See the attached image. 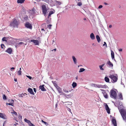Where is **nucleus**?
<instances>
[{"label":"nucleus","mask_w":126,"mask_h":126,"mask_svg":"<svg viewBox=\"0 0 126 126\" xmlns=\"http://www.w3.org/2000/svg\"><path fill=\"white\" fill-rule=\"evenodd\" d=\"M104 4L105 5H108V4L107 3H106V2H104Z\"/></svg>","instance_id":"obj_50"},{"label":"nucleus","mask_w":126,"mask_h":126,"mask_svg":"<svg viewBox=\"0 0 126 126\" xmlns=\"http://www.w3.org/2000/svg\"><path fill=\"white\" fill-rule=\"evenodd\" d=\"M65 92H68V91H66Z\"/></svg>","instance_id":"obj_63"},{"label":"nucleus","mask_w":126,"mask_h":126,"mask_svg":"<svg viewBox=\"0 0 126 126\" xmlns=\"http://www.w3.org/2000/svg\"><path fill=\"white\" fill-rule=\"evenodd\" d=\"M16 80H17V79H15V81H16Z\"/></svg>","instance_id":"obj_60"},{"label":"nucleus","mask_w":126,"mask_h":126,"mask_svg":"<svg viewBox=\"0 0 126 126\" xmlns=\"http://www.w3.org/2000/svg\"><path fill=\"white\" fill-rule=\"evenodd\" d=\"M24 44V43L22 42H20L19 43H17L16 46V47H18L21 46V45Z\"/></svg>","instance_id":"obj_16"},{"label":"nucleus","mask_w":126,"mask_h":126,"mask_svg":"<svg viewBox=\"0 0 126 126\" xmlns=\"http://www.w3.org/2000/svg\"><path fill=\"white\" fill-rule=\"evenodd\" d=\"M1 47L2 48H3V46L5 47L4 45L3 44H1Z\"/></svg>","instance_id":"obj_45"},{"label":"nucleus","mask_w":126,"mask_h":126,"mask_svg":"<svg viewBox=\"0 0 126 126\" xmlns=\"http://www.w3.org/2000/svg\"><path fill=\"white\" fill-rule=\"evenodd\" d=\"M52 25L51 24H49L47 26V28H48L49 29H51V27Z\"/></svg>","instance_id":"obj_38"},{"label":"nucleus","mask_w":126,"mask_h":126,"mask_svg":"<svg viewBox=\"0 0 126 126\" xmlns=\"http://www.w3.org/2000/svg\"><path fill=\"white\" fill-rule=\"evenodd\" d=\"M41 121L42 123H44L45 124H47V123L44 121L43 120H42Z\"/></svg>","instance_id":"obj_42"},{"label":"nucleus","mask_w":126,"mask_h":126,"mask_svg":"<svg viewBox=\"0 0 126 126\" xmlns=\"http://www.w3.org/2000/svg\"><path fill=\"white\" fill-rule=\"evenodd\" d=\"M83 19L84 20H86V19L85 18H84V19Z\"/></svg>","instance_id":"obj_57"},{"label":"nucleus","mask_w":126,"mask_h":126,"mask_svg":"<svg viewBox=\"0 0 126 126\" xmlns=\"http://www.w3.org/2000/svg\"><path fill=\"white\" fill-rule=\"evenodd\" d=\"M24 121L25 122L27 123L28 125L31 122L30 121L27 119L26 118H25L24 119Z\"/></svg>","instance_id":"obj_24"},{"label":"nucleus","mask_w":126,"mask_h":126,"mask_svg":"<svg viewBox=\"0 0 126 126\" xmlns=\"http://www.w3.org/2000/svg\"><path fill=\"white\" fill-rule=\"evenodd\" d=\"M105 109L106 110L108 114H110V110L107 104L106 103L105 105Z\"/></svg>","instance_id":"obj_10"},{"label":"nucleus","mask_w":126,"mask_h":126,"mask_svg":"<svg viewBox=\"0 0 126 126\" xmlns=\"http://www.w3.org/2000/svg\"><path fill=\"white\" fill-rule=\"evenodd\" d=\"M104 44H103V46H104L105 45L106 47H107V45L106 42H104Z\"/></svg>","instance_id":"obj_43"},{"label":"nucleus","mask_w":126,"mask_h":126,"mask_svg":"<svg viewBox=\"0 0 126 126\" xmlns=\"http://www.w3.org/2000/svg\"><path fill=\"white\" fill-rule=\"evenodd\" d=\"M28 91L31 94L33 95L34 94V93L32 89L31 88H29L28 89Z\"/></svg>","instance_id":"obj_14"},{"label":"nucleus","mask_w":126,"mask_h":126,"mask_svg":"<svg viewBox=\"0 0 126 126\" xmlns=\"http://www.w3.org/2000/svg\"><path fill=\"white\" fill-rule=\"evenodd\" d=\"M102 93L103 94L105 98H108V96L106 91L104 92H102Z\"/></svg>","instance_id":"obj_18"},{"label":"nucleus","mask_w":126,"mask_h":126,"mask_svg":"<svg viewBox=\"0 0 126 126\" xmlns=\"http://www.w3.org/2000/svg\"><path fill=\"white\" fill-rule=\"evenodd\" d=\"M28 125L29 126H35L31 122Z\"/></svg>","instance_id":"obj_36"},{"label":"nucleus","mask_w":126,"mask_h":126,"mask_svg":"<svg viewBox=\"0 0 126 126\" xmlns=\"http://www.w3.org/2000/svg\"><path fill=\"white\" fill-rule=\"evenodd\" d=\"M102 7H103V6L102 5H100L99 6V7H98V8L99 9H100V8H102Z\"/></svg>","instance_id":"obj_44"},{"label":"nucleus","mask_w":126,"mask_h":126,"mask_svg":"<svg viewBox=\"0 0 126 126\" xmlns=\"http://www.w3.org/2000/svg\"><path fill=\"white\" fill-rule=\"evenodd\" d=\"M76 79H78V77H77L76 78Z\"/></svg>","instance_id":"obj_58"},{"label":"nucleus","mask_w":126,"mask_h":126,"mask_svg":"<svg viewBox=\"0 0 126 126\" xmlns=\"http://www.w3.org/2000/svg\"><path fill=\"white\" fill-rule=\"evenodd\" d=\"M35 11V9L33 8L32 10L30 11L29 13L31 15H34L36 14Z\"/></svg>","instance_id":"obj_8"},{"label":"nucleus","mask_w":126,"mask_h":126,"mask_svg":"<svg viewBox=\"0 0 126 126\" xmlns=\"http://www.w3.org/2000/svg\"><path fill=\"white\" fill-rule=\"evenodd\" d=\"M31 42H33L35 45H39V41L37 40H31Z\"/></svg>","instance_id":"obj_11"},{"label":"nucleus","mask_w":126,"mask_h":126,"mask_svg":"<svg viewBox=\"0 0 126 126\" xmlns=\"http://www.w3.org/2000/svg\"><path fill=\"white\" fill-rule=\"evenodd\" d=\"M96 38L98 42V43H99L101 39L99 36L98 35H96Z\"/></svg>","instance_id":"obj_22"},{"label":"nucleus","mask_w":126,"mask_h":126,"mask_svg":"<svg viewBox=\"0 0 126 126\" xmlns=\"http://www.w3.org/2000/svg\"><path fill=\"white\" fill-rule=\"evenodd\" d=\"M42 10L43 13L45 16V15L48 10L46 8V6L45 5H43L41 6Z\"/></svg>","instance_id":"obj_5"},{"label":"nucleus","mask_w":126,"mask_h":126,"mask_svg":"<svg viewBox=\"0 0 126 126\" xmlns=\"http://www.w3.org/2000/svg\"><path fill=\"white\" fill-rule=\"evenodd\" d=\"M27 77L30 79H31L32 78V77L29 76H27Z\"/></svg>","instance_id":"obj_46"},{"label":"nucleus","mask_w":126,"mask_h":126,"mask_svg":"<svg viewBox=\"0 0 126 126\" xmlns=\"http://www.w3.org/2000/svg\"><path fill=\"white\" fill-rule=\"evenodd\" d=\"M3 99L4 100H6L7 99L6 96L5 94H4L3 95Z\"/></svg>","instance_id":"obj_33"},{"label":"nucleus","mask_w":126,"mask_h":126,"mask_svg":"<svg viewBox=\"0 0 126 126\" xmlns=\"http://www.w3.org/2000/svg\"><path fill=\"white\" fill-rule=\"evenodd\" d=\"M72 58L74 63H77V60L74 56H72Z\"/></svg>","instance_id":"obj_21"},{"label":"nucleus","mask_w":126,"mask_h":126,"mask_svg":"<svg viewBox=\"0 0 126 126\" xmlns=\"http://www.w3.org/2000/svg\"><path fill=\"white\" fill-rule=\"evenodd\" d=\"M108 63H110V61H109L108 62Z\"/></svg>","instance_id":"obj_62"},{"label":"nucleus","mask_w":126,"mask_h":126,"mask_svg":"<svg viewBox=\"0 0 126 126\" xmlns=\"http://www.w3.org/2000/svg\"><path fill=\"white\" fill-rule=\"evenodd\" d=\"M12 113L14 114L15 115H17V113L15 111H13V112H11Z\"/></svg>","instance_id":"obj_37"},{"label":"nucleus","mask_w":126,"mask_h":126,"mask_svg":"<svg viewBox=\"0 0 126 126\" xmlns=\"http://www.w3.org/2000/svg\"><path fill=\"white\" fill-rule=\"evenodd\" d=\"M33 90H34V91L35 92H36V89L35 88H34L33 89Z\"/></svg>","instance_id":"obj_48"},{"label":"nucleus","mask_w":126,"mask_h":126,"mask_svg":"<svg viewBox=\"0 0 126 126\" xmlns=\"http://www.w3.org/2000/svg\"><path fill=\"white\" fill-rule=\"evenodd\" d=\"M122 49H119V51H122Z\"/></svg>","instance_id":"obj_51"},{"label":"nucleus","mask_w":126,"mask_h":126,"mask_svg":"<svg viewBox=\"0 0 126 126\" xmlns=\"http://www.w3.org/2000/svg\"><path fill=\"white\" fill-rule=\"evenodd\" d=\"M25 0H17V2L18 3H23Z\"/></svg>","instance_id":"obj_23"},{"label":"nucleus","mask_w":126,"mask_h":126,"mask_svg":"<svg viewBox=\"0 0 126 126\" xmlns=\"http://www.w3.org/2000/svg\"><path fill=\"white\" fill-rule=\"evenodd\" d=\"M6 38L5 37H4L2 38V40L3 41H6L7 40H6Z\"/></svg>","instance_id":"obj_41"},{"label":"nucleus","mask_w":126,"mask_h":126,"mask_svg":"<svg viewBox=\"0 0 126 126\" xmlns=\"http://www.w3.org/2000/svg\"><path fill=\"white\" fill-rule=\"evenodd\" d=\"M118 97L119 99L122 100L123 99V98L122 94L121 93L119 94L118 95Z\"/></svg>","instance_id":"obj_20"},{"label":"nucleus","mask_w":126,"mask_h":126,"mask_svg":"<svg viewBox=\"0 0 126 126\" xmlns=\"http://www.w3.org/2000/svg\"><path fill=\"white\" fill-rule=\"evenodd\" d=\"M15 69V68H14V67H12L11 68V69Z\"/></svg>","instance_id":"obj_53"},{"label":"nucleus","mask_w":126,"mask_h":126,"mask_svg":"<svg viewBox=\"0 0 126 126\" xmlns=\"http://www.w3.org/2000/svg\"><path fill=\"white\" fill-rule=\"evenodd\" d=\"M78 5L79 6H80L82 5V4L81 2H79L78 3Z\"/></svg>","instance_id":"obj_39"},{"label":"nucleus","mask_w":126,"mask_h":126,"mask_svg":"<svg viewBox=\"0 0 126 126\" xmlns=\"http://www.w3.org/2000/svg\"><path fill=\"white\" fill-rule=\"evenodd\" d=\"M56 49H53V50H52V51H53V50H54L55 51H56Z\"/></svg>","instance_id":"obj_55"},{"label":"nucleus","mask_w":126,"mask_h":126,"mask_svg":"<svg viewBox=\"0 0 126 126\" xmlns=\"http://www.w3.org/2000/svg\"><path fill=\"white\" fill-rule=\"evenodd\" d=\"M0 117L3 119H5V117L4 116V115L3 114V113H0Z\"/></svg>","instance_id":"obj_27"},{"label":"nucleus","mask_w":126,"mask_h":126,"mask_svg":"<svg viewBox=\"0 0 126 126\" xmlns=\"http://www.w3.org/2000/svg\"><path fill=\"white\" fill-rule=\"evenodd\" d=\"M44 0L46 2H47L49 1V0Z\"/></svg>","instance_id":"obj_49"},{"label":"nucleus","mask_w":126,"mask_h":126,"mask_svg":"<svg viewBox=\"0 0 126 126\" xmlns=\"http://www.w3.org/2000/svg\"><path fill=\"white\" fill-rule=\"evenodd\" d=\"M109 77L112 79L114 82H116L118 79V77L117 75H110L109 76Z\"/></svg>","instance_id":"obj_4"},{"label":"nucleus","mask_w":126,"mask_h":126,"mask_svg":"<svg viewBox=\"0 0 126 126\" xmlns=\"http://www.w3.org/2000/svg\"><path fill=\"white\" fill-rule=\"evenodd\" d=\"M12 50L11 48H9L5 51V52L10 54H11L12 53Z\"/></svg>","instance_id":"obj_13"},{"label":"nucleus","mask_w":126,"mask_h":126,"mask_svg":"<svg viewBox=\"0 0 126 126\" xmlns=\"http://www.w3.org/2000/svg\"><path fill=\"white\" fill-rule=\"evenodd\" d=\"M54 13V12L53 11H50L48 15V18H49V16H50L51 15L53 14Z\"/></svg>","instance_id":"obj_30"},{"label":"nucleus","mask_w":126,"mask_h":126,"mask_svg":"<svg viewBox=\"0 0 126 126\" xmlns=\"http://www.w3.org/2000/svg\"><path fill=\"white\" fill-rule=\"evenodd\" d=\"M107 65L110 67L113 66L112 63H107Z\"/></svg>","instance_id":"obj_31"},{"label":"nucleus","mask_w":126,"mask_h":126,"mask_svg":"<svg viewBox=\"0 0 126 126\" xmlns=\"http://www.w3.org/2000/svg\"><path fill=\"white\" fill-rule=\"evenodd\" d=\"M111 122L114 126H117L116 120L113 117H112Z\"/></svg>","instance_id":"obj_7"},{"label":"nucleus","mask_w":126,"mask_h":126,"mask_svg":"<svg viewBox=\"0 0 126 126\" xmlns=\"http://www.w3.org/2000/svg\"><path fill=\"white\" fill-rule=\"evenodd\" d=\"M70 110V111H71V110H70V109H69V110Z\"/></svg>","instance_id":"obj_64"},{"label":"nucleus","mask_w":126,"mask_h":126,"mask_svg":"<svg viewBox=\"0 0 126 126\" xmlns=\"http://www.w3.org/2000/svg\"><path fill=\"white\" fill-rule=\"evenodd\" d=\"M17 73L18 75H20L21 74V71H19L17 72Z\"/></svg>","instance_id":"obj_35"},{"label":"nucleus","mask_w":126,"mask_h":126,"mask_svg":"<svg viewBox=\"0 0 126 126\" xmlns=\"http://www.w3.org/2000/svg\"><path fill=\"white\" fill-rule=\"evenodd\" d=\"M73 87V88H75L77 86V84L75 82H73L72 84Z\"/></svg>","instance_id":"obj_25"},{"label":"nucleus","mask_w":126,"mask_h":126,"mask_svg":"<svg viewBox=\"0 0 126 126\" xmlns=\"http://www.w3.org/2000/svg\"><path fill=\"white\" fill-rule=\"evenodd\" d=\"M25 26L27 28L31 29L32 28V26L31 24L27 22L25 24Z\"/></svg>","instance_id":"obj_9"},{"label":"nucleus","mask_w":126,"mask_h":126,"mask_svg":"<svg viewBox=\"0 0 126 126\" xmlns=\"http://www.w3.org/2000/svg\"><path fill=\"white\" fill-rule=\"evenodd\" d=\"M85 70V69L83 68H81L79 70V72H83Z\"/></svg>","instance_id":"obj_32"},{"label":"nucleus","mask_w":126,"mask_h":126,"mask_svg":"<svg viewBox=\"0 0 126 126\" xmlns=\"http://www.w3.org/2000/svg\"><path fill=\"white\" fill-rule=\"evenodd\" d=\"M112 27V25H109V27L110 28H111Z\"/></svg>","instance_id":"obj_54"},{"label":"nucleus","mask_w":126,"mask_h":126,"mask_svg":"<svg viewBox=\"0 0 126 126\" xmlns=\"http://www.w3.org/2000/svg\"><path fill=\"white\" fill-rule=\"evenodd\" d=\"M44 85H40L39 87V88L41 89L42 91H46V89L44 87Z\"/></svg>","instance_id":"obj_12"},{"label":"nucleus","mask_w":126,"mask_h":126,"mask_svg":"<svg viewBox=\"0 0 126 126\" xmlns=\"http://www.w3.org/2000/svg\"><path fill=\"white\" fill-rule=\"evenodd\" d=\"M119 105L120 106L118 107V109L120 113L126 111V110L124 109V107L122 105V103L121 102H119Z\"/></svg>","instance_id":"obj_2"},{"label":"nucleus","mask_w":126,"mask_h":126,"mask_svg":"<svg viewBox=\"0 0 126 126\" xmlns=\"http://www.w3.org/2000/svg\"><path fill=\"white\" fill-rule=\"evenodd\" d=\"M22 116H21L20 115H19L18 118L19 119H20L21 120H22Z\"/></svg>","instance_id":"obj_40"},{"label":"nucleus","mask_w":126,"mask_h":126,"mask_svg":"<svg viewBox=\"0 0 126 126\" xmlns=\"http://www.w3.org/2000/svg\"><path fill=\"white\" fill-rule=\"evenodd\" d=\"M101 90L102 92H105V91L104 90H103V89H100Z\"/></svg>","instance_id":"obj_47"},{"label":"nucleus","mask_w":126,"mask_h":126,"mask_svg":"<svg viewBox=\"0 0 126 126\" xmlns=\"http://www.w3.org/2000/svg\"><path fill=\"white\" fill-rule=\"evenodd\" d=\"M19 23V22L15 19H14L11 23L10 25L14 27H18Z\"/></svg>","instance_id":"obj_3"},{"label":"nucleus","mask_w":126,"mask_h":126,"mask_svg":"<svg viewBox=\"0 0 126 126\" xmlns=\"http://www.w3.org/2000/svg\"><path fill=\"white\" fill-rule=\"evenodd\" d=\"M104 64H103L99 66V67L100 70H103L104 69L102 68V67L104 65Z\"/></svg>","instance_id":"obj_29"},{"label":"nucleus","mask_w":126,"mask_h":126,"mask_svg":"<svg viewBox=\"0 0 126 126\" xmlns=\"http://www.w3.org/2000/svg\"><path fill=\"white\" fill-rule=\"evenodd\" d=\"M105 80L106 82H108L109 81V79L107 77H105Z\"/></svg>","instance_id":"obj_28"},{"label":"nucleus","mask_w":126,"mask_h":126,"mask_svg":"<svg viewBox=\"0 0 126 126\" xmlns=\"http://www.w3.org/2000/svg\"><path fill=\"white\" fill-rule=\"evenodd\" d=\"M11 103H6V105H11L12 106H13V104L14 103V101L11 99Z\"/></svg>","instance_id":"obj_17"},{"label":"nucleus","mask_w":126,"mask_h":126,"mask_svg":"<svg viewBox=\"0 0 126 126\" xmlns=\"http://www.w3.org/2000/svg\"><path fill=\"white\" fill-rule=\"evenodd\" d=\"M56 4L57 5H60L61 4V3L60 2H59L58 1H56Z\"/></svg>","instance_id":"obj_34"},{"label":"nucleus","mask_w":126,"mask_h":126,"mask_svg":"<svg viewBox=\"0 0 126 126\" xmlns=\"http://www.w3.org/2000/svg\"><path fill=\"white\" fill-rule=\"evenodd\" d=\"M92 45H93V46H94V43H93L92 44Z\"/></svg>","instance_id":"obj_61"},{"label":"nucleus","mask_w":126,"mask_h":126,"mask_svg":"<svg viewBox=\"0 0 126 126\" xmlns=\"http://www.w3.org/2000/svg\"><path fill=\"white\" fill-rule=\"evenodd\" d=\"M21 68H20L19 69V71H21Z\"/></svg>","instance_id":"obj_59"},{"label":"nucleus","mask_w":126,"mask_h":126,"mask_svg":"<svg viewBox=\"0 0 126 126\" xmlns=\"http://www.w3.org/2000/svg\"><path fill=\"white\" fill-rule=\"evenodd\" d=\"M90 38L92 40H94L95 39V36L93 33H91L90 35Z\"/></svg>","instance_id":"obj_15"},{"label":"nucleus","mask_w":126,"mask_h":126,"mask_svg":"<svg viewBox=\"0 0 126 126\" xmlns=\"http://www.w3.org/2000/svg\"><path fill=\"white\" fill-rule=\"evenodd\" d=\"M56 43V40L55 39H53L52 41V42L51 43V44L53 45H55Z\"/></svg>","instance_id":"obj_26"},{"label":"nucleus","mask_w":126,"mask_h":126,"mask_svg":"<svg viewBox=\"0 0 126 126\" xmlns=\"http://www.w3.org/2000/svg\"><path fill=\"white\" fill-rule=\"evenodd\" d=\"M41 30L42 31H45V30H44V29H42Z\"/></svg>","instance_id":"obj_56"},{"label":"nucleus","mask_w":126,"mask_h":126,"mask_svg":"<svg viewBox=\"0 0 126 126\" xmlns=\"http://www.w3.org/2000/svg\"><path fill=\"white\" fill-rule=\"evenodd\" d=\"M123 120L126 122V111L121 113Z\"/></svg>","instance_id":"obj_6"},{"label":"nucleus","mask_w":126,"mask_h":126,"mask_svg":"<svg viewBox=\"0 0 126 126\" xmlns=\"http://www.w3.org/2000/svg\"><path fill=\"white\" fill-rule=\"evenodd\" d=\"M69 104L70 105H72V103L71 102H69Z\"/></svg>","instance_id":"obj_52"},{"label":"nucleus","mask_w":126,"mask_h":126,"mask_svg":"<svg viewBox=\"0 0 126 126\" xmlns=\"http://www.w3.org/2000/svg\"><path fill=\"white\" fill-rule=\"evenodd\" d=\"M111 55L112 59H113L114 58V53L113 51L112 50H111Z\"/></svg>","instance_id":"obj_19"},{"label":"nucleus","mask_w":126,"mask_h":126,"mask_svg":"<svg viewBox=\"0 0 126 126\" xmlns=\"http://www.w3.org/2000/svg\"><path fill=\"white\" fill-rule=\"evenodd\" d=\"M114 90V89H112L110 90V96L111 97L116 99L117 98V94Z\"/></svg>","instance_id":"obj_1"}]
</instances>
